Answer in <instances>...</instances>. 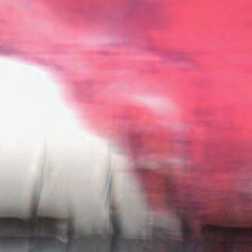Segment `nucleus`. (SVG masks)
I'll list each match as a JSON object with an SVG mask.
<instances>
[{
    "instance_id": "20e7f679",
    "label": "nucleus",
    "mask_w": 252,
    "mask_h": 252,
    "mask_svg": "<svg viewBox=\"0 0 252 252\" xmlns=\"http://www.w3.org/2000/svg\"><path fill=\"white\" fill-rule=\"evenodd\" d=\"M112 221L113 222L115 235L109 238V240L111 241L110 252H117L119 244L124 242L125 240L120 237L121 231L114 218H112Z\"/></svg>"
},
{
    "instance_id": "6e6552de",
    "label": "nucleus",
    "mask_w": 252,
    "mask_h": 252,
    "mask_svg": "<svg viewBox=\"0 0 252 252\" xmlns=\"http://www.w3.org/2000/svg\"><path fill=\"white\" fill-rule=\"evenodd\" d=\"M158 240L159 242H164L165 244L168 245V244H169V241L170 240V239L167 238L165 241H164L162 239L160 238V239H158Z\"/></svg>"
},
{
    "instance_id": "9d476101",
    "label": "nucleus",
    "mask_w": 252,
    "mask_h": 252,
    "mask_svg": "<svg viewBox=\"0 0 252 252\" xmlns=\"http://www.w3.org/2000/svg\"><path fill=\"white\" fill-rule=\"evenodd\" d=\"M73 235V232L72 231H70L69 233V238L70 239H71V237H72Z\"/></svg>"
},
{
    "instance_id": "ddd939ff",
    "label": "nucleus",
    "mask_w": 252,
    "mask_h": 252,
    "mask_svg": "<svg viewBox=\"0 0 252 252\" xmlns=\"http://www.w3.org/2000/svg\"><path fill=\"white\" fill-rule=\"evenodd\" d=\"M0 221H1L0 220Z\"/></svg>"
},
{
    "instance_id": "f03ea898",
    "label": "nucleus",
    "mask_w": 252,
    "mask_h": 252,
    "mask_svg": "<svg viewBox=\"0 0 252 252\" xmlns=\"http://www.w3.org/2000/svg\"><path fill=\"white\" fill-rule=\"evenodd\" d=\"M50 232L52 235L44 237L41 236L32 235L30 236H8L4 237L9 243L14 244L19 242L22 240H28L30 244H33L34 241H37L39 243L43 244H50L55 245L56 242L61 243L58 241L54 236L56 233L55 229L50 230Z\"/></svg>"
},
{
    "instance_id": "9b49d317",
    "label": "nucleus",
    "mask_w": 252,
    "mask_h": 252,
    "mask_svg": "<svg viewBox=\"0 0 252 252\" xmlns=\"http://www.w3.org/2000/svg\"><path fill=\"white\" fill-rule=\"evenodd\" d=\"M155 252H159V250H158V249H156V250H155Z\"/></svg>"
},
{
    "instance_id": "423d86ee",
    "label": "nucleus",
    "mask_w": 252,
    "mask_h": 252,
    "mask_svg": "<svg viewBox=\"0 0 252 252\" xmlns=\"http://www.w3.org/2000/svg\"><path fill=\"white\" fill-rule=\"evenodd\" d=\"M230 243V246L225 247V252H236L235 248L239 247L240 243L235 241H231Z\"/></svg>"
},
{
    "instance_id": "0eeeda50",
    "label": "nucleus",
    "mask_w": 252,
    "mask_h": 252,
    "mask_svg": "<svg viewBox=\"0 0 252 252\" xmlns=\"http://www.w3.org/2000/svg\"><path fill=\"white\" fill-rule=\"evenodd\" d=\"M176 56L177 60L179 61H187L188 60L187 54L184 52L177 53Z\"/></svg>"
},
{
    "instance_id": "f8f14e48",
    "label": "nucleus",
    "mask_w": 252,
    "mask_h": 252,
    "mask_svg": "<svg viewBox=\"0 0 252 252\" xmlns=\"http://www.w3.org/2000/svg\"><path fill=\"white\" fill-rule=\"evenodd\" d=\"M222 243L226 246V243L225 242H222Z\"/></svg>"
},
{
    "instance_id": "7ed1b4c3",
    "label": "nucleus",
    "mask_w": 252,
    "mask_h": 252,
    "mask_svg": "<svg viewBox=\"0 0 252 252\" xmlns=\"http://www.w3.org/2000/svg\"><path fill=\"white\" fill-rule=\"evenodd\" d=\"M207 230L210 232H219L225 236L233 237L235 236H244L248 238L252 236V229L241 227H222L212 225L206 226Z\"/></svg>"
},
{
    "instance_id": "1a4fd4ad",
    "label": "nucleus",
    "mask_w": 252,
    "mask_h": 252,
    "mask_svg": "<svg viewBox=\"0 0 252 252\" xmlns=\"http://www.w3.org/2000/svg\"><path fill=\"white\" fill-rule=\"evenodd\" d=\"M143 243H144L143 241L142 240H140L139 241V243L137 244V246L140 247H142L143 245Z\"/></svg>"
},
{
    "instance_id": "f257e3e1",
    "label": "nucleus",
    "mask_w": 252,
    "mask_h": 252,
    "mask_svg": "<svg viewBox=\"0 0 252 252\" xmlns=\"http://www.w3.org/2000/svg\"><path fill=\"white\" fill-rule=\"evenodd\" d=\"M180 220L183 228L182 238L186 240V242L182 244L181 248L178 247L173 248L172 251L173 252H186L189 250L193 252H197L199 250L201 249L202 252H209L210 250V241L208 239H205L201 245H194L195 242V240L191 239L192 235V230L187 224V221L184 216H180ZM144 250L145 252H153L149 251L147 248H145Z\"/></svg>"
},
{
    "instance_id": "39448f33",
    "label": "nucleus",
    "mask_w": 252,
    "mask_h": 252,
    "mask_svg": "<svg viewBox=\"0 0 252 252\" xmlns=\"http://www.w3.org/2000/svg\"><path fill=\"white\" fill-rule=\"evenodd\" d=\"M13 221L16 223V224L20 226H31L34 224L32 221L22 219L16 220Z\"/></svg>"
}]
</instances>
